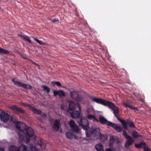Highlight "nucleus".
<instances>
[{"mask_svg": "<svg viewBox=\"0 0 151 151\" xmlns=\"http://www.w3.org/2000/svg\"><path fill=\"white\" fill-rule=\"evenodd\" d=\"M77 107H78V108L79 109L80 111H81V106L78 103H77Z\"/></svg>", "mask_w": 151, "mask_h": 151, "instance_id": "obj_42", "label": "nucleus"}, {"mask_svg": "<svg viewBox=\"0 0 151 151\" xmlns=\"http://www.w3.org/2000/svg\"><path fill=\"white\" fill-rule=\"evenodd\" d=\"M95 148L97 151H104V148L101 144L99 143L95 146Z\"/></svg>", "mask_w": 151, "mask_h": 151, "instance_id": "obj_14", "label": "nucleus"}, {"mask_svg": "<svg viewBox=\"0 0 151 151\" xmlns=\"http://www.w3.org/2000/svg\"><path fill=\"white\" fill-rule=\"evenodd\" d=\"M10 108L14 111L19 113H23L24 112V111L21 108H19L16 106H11Z\"/></svg>", "mask_w": 151, "mask_h": 151, "instance_id": "obj_11", "label": "nucleus"}, {"mask_svg": "<svg viewBox=\"0 0 151 151\" xmlns=\"http://www.w3.org/2000/svg\"><path fill=\"white\" fill-rule=\"evenodd\" d=\"M46 115L45 114H42L41 115V117L42 118H45L46 117Z\"/></svg>", "mask_w": 151, "mask_h": 151, "instance_id": "obj_41", "label": "nucleus"}, {"mask_svg": "<svg viewBox=\"0 0 151 151\" xmlns=\"http://www.w3.org/2000/svg\"><path fill=\"white\" fill-rule=\"evenodd\" d=\"M124 104L126 106L129 107L131 109L134 110L135 112H137L138 111V109L137 108H135L130 105L126 103H124Z\"/></svg>", "mask_w": 151, "mask_h": 151, "instance_id": "obj_22", "label": "nucleus"}, {"mask_svg": "<svg viewBox=\"0 0 151 151\" xmlns=\"http://www.w3.org/2000/svg\"><path fill=\"white\" fill-rule=\"evenodd\" d=\"M12 81L15 85H17L18 86L22 87L26 89H29L32 88V86L30 85L22 83L21 82L15 81L14 79L12 80Z\"/></svg>", "mask_w": 151, "mask_h": 151, "instance_id": "obj_5", "label": "nucleus"}, {"mask_svg": "<svg viewBox=\"0 0 151 151\" xmlns=\"http://www.w3.org/2000/svg\"><path fill=\"white\" fill-rule=\"evenodd\" d=\"M145 145V143L144 142H142L139 144H135V146L136 148H139L142 147Z\"/></svg>", "mask_w": 151, "mask_h": 151, "instance_id": "obj_26", "label": "nucleus"}, {"mask_svg": "<svg viewBox=\"0 0 151 151\" xmlns=\"http://www.w3.org/2000/svg\"><path fill=\"white\" fill-rule=\"evenodd\" d=\"M29 151H40L38 149H36L35 147L32 145H30V150Z\"/></svg>", "mask_w": 151, "mask_h": 151, "instance_id": "obj_32", "label": "nucleus"}, {"mask_svg": "<svg viewBox=\"0 0 151 151\" xmlns=\"http://www.w3.org/2000/svg\"><path fill=\"white\" fill-rule=\"evenodd\" d=\"M123 132L124 136L126 139L131 137L128 134L127 132L125 130H123Z\"/></svg>", "mask_w": 151, "mask_h": 151, "instance_id": "obj_33", "label": "nucleus"}, {"mask_svg": "<svg viewBox=\"0 0 151 151\" xmlns=\"http://www.w3.org/2000/svg\"><path fill=\"white\" fill-rule=\"evenodd\" d=\"M52 83L53 84H55L58 86H61V84L59 82H52Z\"/></svg>", "mask_w": 151, "mask_h": 151, "instance_id": "obj_36", "label": "nucleus"}, {"mask_svg": "<svg viewBox=\"0 0 151 151\" xmlns=\"http://www.w3.org/2000/svg\"><path fill=\"white\" fill-rule=\"evenodd\" d=\"M115 139L113 136H111L110 137V142L109 146V147H112L113 146V144L114 143Z\"/></svg>", "mask_w": 151, "mask_h": 151, "instance_id": "obj_21", "label": "nucleus"}, {"mask_svg": "<svg viewBox=\"0 0 151 151\" xmlns=\"http://www.w3.org/2000/svg\"><path fill=\"white\" fill-rule=\"evenodd\" d=\"M86 117L89 119L91 120L93 119L94 121H96L97 122L99 121L96 118L95 116L94 115L88 114L86 116Z\"/></svg>", "mask_w": 151, "mask_h": 151, "instance_id": "obj_15", "label": "nucleus"}, {"mask_svg": "<svg viewBox=\"0 0 151 151\" xmlns=\"http://www.w3.org/2000/svg\"><path fill=\"white\" fill-rule=\"evenodd\" d=\"M9 151H18V147L14 145H11L9 147Z\"/></svg>", "mask_w": 151, "mask_h": 151, "instance_id": "obj_19", "label": "nucleus"}, {"mask_svg": "<svg viewBox=\"0 0 151 151\" xmlns=\"http://www.w3.org/2000/svg\"><path fill=\"white\" fill-rule=\"evenodd\" d=\"M60 120H55L53 124V128L56 131H58L60 128Z\"/></svg>", "mask_w": 151, "mask_h": 151, "instance_id": "obj_12", "label": "nucleus"}, {"mask_svg": "<svg viewBox=\"0 0 151 151\" xmlns=\"http://www.w3.org/2000/svg\"><path fill=\"white\" fill-rule=\"evenodd\" d=\"M18 35L20 37H21L23 38L24 40H27V41L29 43H32V42L31 40L29 38V37L25 36H23L19 34Z\"/></svg>", "mask_w": 151, "mask_h": 151, "instance_id": "obj_20", "label": "nucleus"}, {"mask_svg": "<svg viewBox=\"0 0 151 151\" xmlns=\"http://www.w3.org/2000/svg\"><path fill=\"white\" fill-rule=\"evenodd\" d=\"M0 53L4 54H6L9 53V52L7 50L4 49L0 47Z\"/></svg>", "mask_w": 151, "mask_h": 151, "instance_id": "obj_28", "label": "nucleus"}, {"mask_svg": "<svg viewBox=\"0 0 151 151\" xmlns=\"http://www.w3.org/2000/svg\"><path fill=\"white\" fill-rule=\"evenodd\" d=\"M26 124L22 122H19L16 124V127L20 131L17 133L19 138L27 144L29 142L30 137L33 135L34 131L30 127L26 128Z\"/></svg>", "mask_w": 151, "mask_h": 151, "instance_id": "obj_1", "label": "nucleus"}, {"mask_svg": "<svg viewBox=\"0 0 151 151\" xmlns=\"http://www.w3.org/2000/svg\"><path fill=\"white\" fill-rule=\"evenodd\" d=\"M73 131H74L71 130L70 131V132H66V136L69 139H72L73 138Z\"/></svg>", "mask_w": 151, "mask_h": 151, "instance_id": "obj_18", "label": "nucleus"}, {"mask_svg": "<svg viewBox=\"0 0 151 151\" xmlns=\"http://www.w3.org/2000/svg\"><path fill=\"white\" fill-rule=\"evenodd\" d=\"M18 151H28V150L26 146L22 145L18 147Z\"/></svg>", "mask_w": 151, "mask_h": 151, "instance_id": "obj_16", "label": "nucleus"}, {"mask_svg": "<svg viewBox=\"0 0 151 151\" xmlns=\"http://www.w3.org/2000/svg\"><path fill=\"white\" fill-rule=\"evenodd\" d=\"M89 128L87 129H85L86 130V136L87 137H89L91 135L95 137L99 135V136L101 135L100 133V130L99 128L96 127L93 129H92L90 131L89 133L87 130Z\"/></svg>", "mask_w": 151, "mask_h": 151, "instance_id": "obj_4", "label": "nucleus"}, {"mask_svg": "<svg viewBox=\"0 0 151 151\" xmlns=\"http://www.w3.org/2000/svg\"><path fill=\"white\" fill-rule=\"evenodd\" d=\"M100 122L102 124H105L106 123H108L109 121H107V120L104 117L101 116L99 117Z\"/></svg>", "mask_w": 151, "mask_h": 151, "instance_id": "obj_23", "label": "nucleus"}, {"mask_svg": "<svg viewBox=\"0 0 151 151\" xmlns=\"http://www.w3.org/2000/svg\"><path fill=\"white\" fill-rule=\"evenodd\" d=\"M38 144L40 147H41L43 145V143L42 142L41 140H40L39 142L38 143Z\"/></svg>", "mask_w": 151, "mask_h": 151, "instance_id": "obj_39", "label": "nucleus"}, {"mask_svg": "<svg viewBox=\"0 0 151 151\" xmlns=\"http://www.w3.org/2000/svg\"><path fill=\"white\" fill-rule=\"evenodd\" d=\"M92 111V110L91 109L89 108H87L86 111V112L87 113V115L89 113H91Z\"/></svg>", "mask_w": 151, "mask_h": 151, "instance_id": "obj_34", "label": "nucleus"}, {"mask_svg": "<svg viewBox=\"0 0 151 151\" xmlns=\"http://www.w3.org/2000/svg\"><path fill=\"white\" fill-rule=\"evenodd\" d=\"M119 121L121 122L123 128L125 129H127V124L125 121L123 120L119 119Z\"/></svg>", "mask_w": 151, "mask_h": 151, "instance_id": "obj_24", "label": "nucleus"}, {"mask_svg": "<svg viewBox=\"0 0 151 151\" xmlns=\"http://www.w3.org/2000/svg\"><path fill=\"white\" fill-rule=\"evenodd\" d=\"M107 125L109 126H111L119 132H121L122 129V128L121 126H118L116 124L110 122H108Z\"/></svg>", "mask_w": 151, "mask_h": 151, "instance_id": "obj_8", "label": "nucleus"}, {"mask_svg": "<svg viewBox=\"0 0 151 151\" xmlns=\"http://www.w3.org/2000/svg\"><path fill=\"white\" fill-rule=\"evenodd\" d=\"M133 139L131 137L127 139L125 146L127 148H128L133 142Z\"/></svg>", "mask_w": 151, "mask_h": 151, "instance_id": "obj_13", "label": "nucleus"}, {"mask_svg": "<svg viewBox=\"0 0 151 151\" xmlns=\"http://www.w3.org/2000/svg\"><path fill=\"white\" fill-rule=\"evenodd\" d=\"M76 107V105L74 102L72 101H70L69 104V108L71 110L74 109Z\"/></svg>", "mask_w": 151, "mask_h": 151, "instance_id": "obj_17", "label": "nucleus"}, {"mask_svg": "<svg viewBox=\"0 0 151 151\" xmlns=\"http://www.w3.org/2000/svg\"><path fill=\"white\" fill-rule=\"evenodd\" d=\"M69 124L72 128V130L76 133L79 132V129L77 126L75 125L74 122L73 120H70L69 122Z\"/></svg>", "mask_w": 151, "mask_h": 151, "instance_id": "obj_9", "label": "nucleus"}, {"mask_svg": "<svg viewBox=\"0 0 151 151\" xmlns=\"http://www.w3.org/2000/svg\"><path fill=\"white\" fill-rule=\"evenodd\" d=\"M0 118L1 121L6 122L9 119V115L7 113L2 111L0 114Z\"/></svg>", "mask_w": 151, "mask_h": 151, "instance_id": "obj_7", "label": "nucleus"}, {"mask_svg": "<svg viewBox=\"0 0 151 151\" xmlns=\"http://www.w3.org/2000/svg\"><path fill=\"white\" fill-rule=\"evenodd\" d=\"M42 87L44 91H46L47 93H48L50 92V88L47 86H42Z\"/></svg>", "mask_w": 151, "mask_h": 151, "instance_id": "obj_31", "label": "nucleus"}, {"mask_svg": "<svg viewBox=\"0 0 151 151\" xmlns=\"http://www.w3.org/2000/svg\"><path fill=\"white\" fill-rule=\"evenodd\" d=\"M10 121V122L11 124H12V123L15 124V127H16V124L18 123L19 122H17L16 119H15L13 118L12 117L11 118Z\"/></svg>", "mask_w": 151, "mask_h": 151, "instance_id": "obj_30", "label": "nucleus"}, {"mask_svg": "<svg viewBox=\"0 0 151 151\" xmlns=\"http://www.w3.org/2000/svg\"><path fill=\"white\" fill-rule=\"evenodd\" d=\"M32 109L34 113L38 114H40L41 113V111L40 110L37 109L34 107H32Z\"/></svg>", "mask_w": 151, "mask_h": 151, "instance_id": "obj_29", "label": "nucleus"}, {"mask_svg": "<svg viewBox=\"0 0 151 151\" xmlns=\"http://www.w3.org/2000/svg\"><path fill=\"white\" fill-rule=\"evenodd\" d=\"M32 63L34 64L35 65V66L36 67H37L39 69H40V67L39 66V65L37 64L36 63H35V62H33V61H32Z\"/></svg>", "mask_w": 151, "mask_h": 151, "instance_id": "obj_38", "label": "nucleus"}, {"mask_svg": "<svg viewBox=\"0 0 151 151\" xmlns=\"http://www.w3.org/2000/svg\"><path fill=\"white\" fill-rule=\"evenodd\" d=\"M70 97L76 101H81L82 99L81 96L79 95L75 91H70Z\"/></svg>", "mask_w": 151, "mask_h": 151, "instance_id": "obj_6", "label": "nucleus"}, {"mask_svg": "<svg viewBox=\"0 0 151 151\" xmlns=\"http://www.w3.org/2000/svg\"><path fill=\"white\" fill-rule=\"evenodd\" d=\"M145 148H146V147H145L144 148V149H145Z\"/></svg>", "mask_w": 151, "mask_h": 151, "instance_id": "obj_46", "label": "nucleus"}, {"mask_svg": "<svg viewBox=\"0 0 151 151\" xmlns=\"http://www.w3.org/2000/svg\"><path fill=\"white\" fill-rule=\"evenodd\" d=\"M51 21L52 22H58L59 21L58 19L56 18L54 19L53 20H52Z\"/></svg>", "mask_w": 151, "mask_h": 151, "instance_id": "obj_40", "label": "nucleus"}, {"mask_svg": "<svg viewBox=\"0 0 151 151\" xmlns=\"http://www.w3.org/2000/svg\"><path fill=\"white\" fill-rule=\"evenodd\" d=\"M129 125L130 127L134 128L135 127V125L132 122H130L129 123Z\"/></svg>", "mask_w": 151, "mask_h": 151, "instance_id": "obj_35", "label": "nucleus"}, {"mask_svg": "<svg viewBox=\"0 0 151 151\" xmlns=\"http://www.w3.org/2000/svg\"><path fill=\"white\" fill-rule=\"evenodd\" d=\"M60 108L61 110L63 109V105H61Z\"/></svg>", "mask_w": 151, "mask_h": 151, "instance_id": "obj_44", "label": "nucleus"}, {"mask_svg": "<svg viewBox=\"0 0 151 151\" xmlns=\"http://www.w3.org/2000/svg\"><path fill=\"white\" fill-rule=\"evenodd\" d=\"M132 136L134 138H137L139 137H142V136L141 135L139 134L136 131H134L133 132Z\"/></svg>", "mask_w": 151, "mask_h": 151, "instance_id": "obj_25", "label": "nucleus"}, {"mask_svg": "<svg viewBox=\"0 0 151 151\" xmlns=\"http://www.w3.org/2000/svg\"><path fill=\"white\" fill-rule=\"evenodd\" d=\"M54 96H55L58 95L59 97L65 96V93L62 90H60L58 91H54L53 92Z\"/></svg>", "mask_w": 151, "mask_h": 151, "instance_id": "obj_10", "label": "nucleus"}, {"mask_svg": "<svg viewBox=\"0 0 151 151\" xmlns=\"http://www.w3.org/2000/svg\"><path fill=\"white\" fill-rule=\"evenodd\" d=\"M91 99L93 101L104 106H108L112 110L113 113L115 116L116 117H118L117 114H118L119 111V108L115 106L113 103L108 101H106L102 98H98L95 97L92 98Z\"/></svg>", "mask_w": 151, "mask_h": 151, "instance_id": "obj_2", "label": "nucleus"}, {"mask_svg": "<svg viewBox=\"0 0 151 151\" xmlns=\"http://www.w3.org/2000/svg\"><path fill=\"white\" fill-rule=\"evenodd\" d=\"M70 116L73 118H76L79 126H81L84 129H87L89 127L88 120L84 117H80L79 111H74L70 113Z\"/></svg>", "mask_w": 151, "mask_h": 151, "instance_id": "obj_3", "label": "nucleus"}, {"mask_svg": "<svg viewBox=\"0 0 151 151\" xmlns=\"http://www.w3.org/2000/svg\"><path fill=\"white\" fill-rule=\"evenodd\" d=\"M105 151H116L115 148H107L105 150Z\"/></svg>", "mask_w": 151, "mask_h": 151, "instance_id": "obj_37", "label": "nucleus"}, {"mask_svg": "<svg viewBox=\"0 0 151 151\" xmlns=\"http://www.w3.org/2000/svg\"><path fill=\"white\" fill-rule=\"evenodd\" d=\"M22 105L24 106H25V105L24 104V103H22Z\"/></svg>", "mask_w": 151, "mask_h": 151, "instance_id": "obj_45", "label": "nucleus"}, {"mask_svg": "<svg viewBox=\"0 0 151 151\" xmlns=\"http://www.w3.org/2000/svg\"><path fill=\"white\" fill-rule=\"evenodd\" d=\"M31 37L40 45H45V42H44L42 41L39 40L37 38H35L32 37Z\"/></svg>", "mask_w": 151, "mask_h": 151, "instance_id": "obj_27", "label": "nucleus"}, {"mask_svg": "<svg viewBox=\"0 0 151 151\" xmlns=\"http://www.w3.org/2000/svg\"><path fill=\"white\" fill-rule=\"evenodd\" d=\"M0 151H4V149L0 147Z\"/></svg>", "mask_w": 151, "mask_h": 151, "instance_id": "obj_43", "label": "nucleus"}]
</instances>
